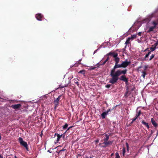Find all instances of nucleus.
<instances>
[{
    "label": "nucleus",
    "mask_w": 158,
    "mask_h": 158,
    "mask_svg": "<svg viewBox=\"0 0 158 158\" xmlns=\"http://www.w3.org/2000/svg\"><path fill=\"white\" fill-rule=\"evenodd\" d=\"M14 157L15 158H17V157L16 156H15Z\"/></svg>",
    "instance_id": "obj_52"
},
{
    "label": "nucleus",
    "mask_w": 158,
    "mask_h": 158,
    "mask_svg": "<svg viewBox=\"0 0 158 158\" xmlns=\"http://www.w3.org/2000/svg\"><path fill=\"white\" fill-rule=\"evenodd\" d=\"M113 53L114 52H109V53H108L107 54V55H108V56H110V55L113 56Z\"/></svg>",
    "instance_id": "obj_33"
},
{
    "label": "nucleus",
    "mask_w": 158,
    "mask_h": 158,
    "mask_svg": "<svg viewBox=\"0 0 158 158\" xmlns=\"http://www.w3.org/2000/svg\"><path fill=\"white\" fill-rule=\"evenodd\" d=\"M21 106V105L20 104L12 105L11 107L14 109H17L19 108Z\"/></svg>",
    "instance_id": "obj_9"
},
{
    "label": "nucleus",
    "mask_w": 158,
    "mask_h": 158,
    "mask_svg": "<svg viewBox=\"0 0 158 158\" xmlns=\"http://www.w3.org/2000/svg\"><path fill=\"white\" fill-rule=\"evenodd\" d=\"M144 125L145 127H146L148 129H149V126L148 125V123H147L144 120H143L141 122Z\"/></svg>",
    "instance_id": "obj_12"
},
{
    "label": "nucleus",
    "mask_w": 158,
    "mask_h": 158,
    "mask_svg": "<svg viewBox=\"0 0 158 158\" xmlns=\"http://www.w3.org/2000/svg\"><path fill=\"white\" fill-rule=\"evenodd\" d=\"M151 51L149 52H148V53L145 56V57H144L146 59L147 58H148V57L149 55L151 54Z\"/></svg>",
    "instance_id": "obj_22"
},
{
    "label": "nucleus",
    "mask_w": 158,
    "mask_h": 158,
    "mask_svg": "<svg viewBox=\"0 0 158 158\" xmlns=\"http://www.w3.org/2000/svg\"><path fill=\"white\" fill-rule=\"evenodd\" d=\"M61 135H63L62 137H63V138H64L65 137V135H64V134H61Z\"/></svg>",
    "instance_id": "obj_47"
},
{
    "label": "nucleus",
    "mask_w": 158,
    "mask_h": 158,
    "mask_svg": "<svg viewBox=\"0 0 158 158\" xmlns=\"http://www.w3.org/2000/svg\"><path fill=\"white\" fill-rule=\"evenodd\" d=\"M158 131H157V133H156V137L158 136Z\"/></svg>",
    "instance_id": "obj_49"
},
{
    "label": "nucleus",
    "mask_w": 158,
    "mask_h": 158,
    "mask_svg": "<svg viewBox=\"0 0 158 158\" xmlns=\"http://www.w3.org/2000/svg\"><path fill=\"white\" fill-rule=\"evenodd\" d=\"M129 92H127V91H126V92L124 95V97H128L129 95H127Z\"/></svg>",
    "instance_id": "obj_31"
},
{
    "label": "nucleus",
    "mask_w": 158,
    "mask_h": 158,
    "mask_svg": "<svg viewBox=\"0 0 158 158\" xmlns=\"http://www.w3.org/2000/svg\"><path fill=\"white\" fill-rule=\"evenodd\" d=\"M101 144V143H100L99 144V146H100Z\"/></svg>",
    "instance_id": "obj_57"
},
{
    "label": "nucleus",
    "mask_w": 158,
    "mask_h": 158,
    "mask_svg": "<svg viewBox=\"0 0 158 158\" xmlns=\"http://www.w3.org/2000/svg\"><path fill=\"white\" fill-rule=\"evenodd\" d=\"M18 141L21 145L24 147L26 149L27 151H29V148L28 145L27 143L23 141L22 138L21 137L19 138Z\"/></svg>",
    "instance_id": "obj_2"
},
{
    "label": "nucleus",
    "mask_w": 158,
    "mask_h": 158,
    "mask_svg": "<svg viewBox=\"0 0 158 158\" xmlns=\"http://www.w3.org/2000/svg\"><path fill=\"white\" fill-rule=\"evenodd\" d=\"M155 56V54H152L151 56L150 59H149V60H148V61H150Z\"/></svg>",
    "instance_id": "obj_27"
},
{
    "label": "nucleus",
    "mask_w": 158,
    "mask_h": 158,
    "mask_svg": "<svg viewBox=\"0 0 158 158\" xmlns=\"http://www.w3.org/2000/svg\"><path fill=\"white\" fill-rule=\"evenodd\" d=\"M108 111L102 113L101 114V116L102 118H105L106 115L108 114Z\"/></svg>",
    "instance_id": "obj_14"
},
{
    "label": "nucleus",
    "mask_w": 158,
    "mask_h": 158,
    "mask_svg": "<svg viewBox=\"0 0 158 158\" xmlns=\"http://www.w3.org/2000/svg\"><path fill=\"white\" fill-rule=\"evenodd\" d=\"M81 59H80V60L78 61H77L78 62V64H81L80 63V61H81Z\"/></svg>",
    "instance_id": "obj_43"
},
{
    "label": "nucleus",
    "mask_w": 158,
    "mask_h": 158,
    "mask_svg": "<svg viewBox=\"0 0 158 158\" xmlns=\"http://www.w3.org/2000/svg\"><path fill=\"white\" fill-rule=\"evenodd\" d=\"M116 158H120L119 154L118 152H116L115 153Z\"/></svg>",
    "instance_id": "obj_28"
},
{
    "label": "nucleus",
    "mask_w": 158,
    "mask_h": 158,
    "mask_svg": "<svg viewBox=\"0 0 158 158\" xmlns=\"http://www.w3.org/2000/svg\"><path fill=\"white\" fill-rule=\"evenodd\" d=\"M141 32H139L138 33V35H139V36H140L141 35Z\"/></svg>",
    "instance_id": "obj_48"
},
{
    "label": "nucleus",
    "mask_w": 158,
    "mask_h": 158,
    "mask_svg": "<svg viewBox=\"0 0 158 158\" xmlns=\"http://www.w3.org/2000/svg\"><path fill=\"white\" fill-rule=\"evenodd\" d=\"M73 126H71L69 127H68L67 129V130H69V129H70V128H72Z\"/></svg>",
    "instance_id": "obj_44"
},
{
    "label": "nucleus",
    "mask_w": 158,
    "mask_h": 158,
    "mask_svg": "<svg viewBox=\"0 0 158 158\" xmlns=\"http://www.w3.org/2000/svg\"><path fill=\"white\" fill-rule=\"evenodd\" d=\"M106 63V61H104V62H103L102 64H101V65H103L105 64Z\"/></svg>",
    "instance_id": "obj_41"
},
{
    "label": "nucleus",
    "mask_w": 158,
    "mask_h": 158,
    "mask_svg": "<svg viewBox=\"0 0 158 158\" xmlns=\"http://www.w3.org/2000/svg\"><path fill=\"white\" fill-rule=\"evenodd\" d=\"M94 142H95L96 144H97V143H99V140L98 139H97L96 140H95L94 141Z\"/></svg>",
    "instance_id": "obj_35"
},
{
    "label": "nucleus",
    "mask_w": 158,
    "mask_h": 158,
    "mask_svg": "<svg viewBox=\"0 0 158 158\" xmlns=\"http://www.w3.org/2000/svg\"><path fill=\"white\" fill-rule=\"evenodd\" d=\"M68 126V125L67 123H65V124L62 126L63 129H66Z\"/></svg>",
    "instance_id": "obj_21"
},
{
    "label": "nucleus",
    "mask_w": 158,
    "mask_h": 158,
    "mask_svg": "<svg viewBox=\"0 0 158 158\" xmlns=\"http://www.w3.org/2000/svg\"><path fill=\"white\" fill-rule=\"evenodd\" d=\"M56 133H55V135H56Z\"/></svg>",
    "instance_id": "obj_60"
},
{
    "label": "nucleus",
    "mask_w": 158,
    "mask_h": 158,
    "mask_svg": "<svg viewBox=\"0 0 158 158\" xmlns=\"http://www.w3.org/2000/svg\"><path fill=\"white\" fill-rule=\"evenodd\" d=\"M0 158H3V157L0 154Z\"/></svg>",
    "instance_id": "obj_50"
},
{
    "label": "nucleus",
    "mask_w": 158,
    "mask_h": 158,
    "mask_svg": "<svg viewBox=\"0 0 158 158\" xmlns=\"http://www.w3.org/2000/svg\"><path fill=\"white\" fill-rule=\"evenodd\" d=\"M110 109H109V110H108L107 111H108V112H109V111H110Z\"/></svg>",
    "instance_id": "obj_53"
},
{
    "label": "nucleus",
    "mask_w": 158,
    "mask_h": 158,
    "mask_svg": "<svg viewBox=\"0 0 158 158\" xmlns=\"http://www.w3.org/2000/svg\"><path fill=\"white\" fill-rule=\"evenodd\" d=\"M118 68L114 67L111 70L110 74V76L111 77V78L109 81V83L112 84H114L117 82L119 79L118 77L123 74L125 75L127 73V70L125 69L123 70H118L115 73V70L116 69Z\"/></svg>",
    "instance_id": "obj_1"
},
{
    "label": "nucleus",
    "mask_w": 158,
    "mask_h": 158,
    "mask_svg": "<svg viewBox=\"0 0 158 158\" xmlns=\"http://www.w3.org/2000/svg\"><path fill=\"white\" fill-rule=\"evenodd\" d=\"M85 71L84 70H82L78 72V73H81V74H83V75H84L85 74Z\"/></svg>",
    "instance_id": "obj_23"
},
{
    "label": "nucleus",
    "mask_w": 158,
    "mask_h": 158,
    "mask_svg": "<svg viewBox=\"0 0 158 158\" xmlns=\"http://www.w3.org/2000/svg\"><path fill=\"white\" fill-rule=\"evenodd\" d=\"M61 97V95H60L59 97L56 99V100L54 101V103L55 104V108L56 109V107L57 106L58 104H59V101L60 99V97Z\"/></svg>",
    "instance_id": "obj_5"
},
{
    "label": "nucleus",
    "mask_w": 158,
    "mask_h": 158,
    "mask_svg": "<svg viewBox=\"0 0 158 158\" xmlns=\"http://www.w3.org/2000/svg\"><path fill=\"white\" fill-rule=\"evenodd\" d=\"M109 60V57H108L107 59H106V60H105L106 62L107 61Z\"/></svg>",
    "instance_id": "obj_45"
},
{
    "label": "nucleus",
    "mask_w": 158,
    "mask_h": 158,
    "mask_svg": "<svg viewBox=\"0 0 158 158\" xmlns=\"http://www.w3.org/2000/svg\"><path fill=\"white\" fill-rule=\"evenodd\" d=\"M110 86H111L110 85L108 84L106 86V87L107 88H109L110 87Z\"/></svg>",
    "instance_id": "obj_38"
},
{
    "label": "nucleus",
    "mask_w": 158,
    "mask_h": 158,
    "mask_svg": "<svg viewBox=\"0 0 158 158\" xmlns=\"http://www.w3.org/2000/svg\"><path fill=\"white\" fill-rule=\"evenodd\" d=\"M131 40V39L130 38V37H128V38L127 39V40L125 42V44L126 45L125 47V48H126V46L128 44H130V40Z\"/></svg>",
    "instance_id": "obj_15"
},
{
    "label": "nucleus",
    "mask_w": 158,
    "mask_h": 158,
    "mask_svg": "<svg viewBox=\"0 0 158 158\" xmlns=\"http://www.w3.org/2000/svg\"><path fill=\"white\" fill-rule=\"evenodd\" d=\"M153 16L154 14L153 13H152L148 15L147 19H148V20H150L153 17Z\"/></svg>",
    "instance_id": "obj_18"
},
{
    "label": "nucleus",
    "mask_w": 158,
    "mask_h": 158,
    "mask_svg": "<svg viewBox=\"0 0 158 158\" xmlns=\"http://www.w3.org/2000/svg\"><path fill=\"white\" fill-rule=\"evenodd\" d=\"M136 37V36L135 35H131V37H130V38L131 39V40H132L134 38H135Z\"/></svg>",
    "instance_id": "obj_25"
},
{
    "label": "nucleus",
    "mask_w": 158,
    "mask_h": 158,
    "mask_svg": "<svg viewBox=\"0 0 158 158\" xmlns=\"http://www.w3.org/2000/svg\"><path fill=\"white\" fill-rule=\"evenodd\" d=\"M96 68H97V67H96L91 66L89 68V70H94Z\"/></svg>",
    "instance_id": "obj_29"
},
{
    "label": "nucleus",
    "mask_w": 158,
    "mask_h": 158,
    "mask_svg": "<svg viewBox=\"0 0 158 158\" xmlns=\"http://www.w3.org/2000/svg\"><path fill=\"white\" fill-rule=\"evenodd\" d=\"M67 86H68V84H65L64 85H63L62 84H61L60 85L59 88H62L64 87H67Z\"/></svg>",
    "instance_id": "obj_20"
},
{
    "label": "nucleus",
    "mask_w": 158,
    "mask_h": 158,
    "mask_svg": "<svg viewBox=\"0 0 158 158\" xmlns=\"http://www.w3.org/2000/svg\"><path fill=\"white\" fill-rule=\"evenodd\" d=\"M156 45H155L154 44L152 45V47L150 48V49L151 50V52L152 51H154L156 49Z\"/></svg>",
    "instance_id": "obj_17"
},
{
    "label": "nucleus",
    "mask_w": 158,
    "mask_h": 158,
    "mask_svg": "<svg viewBox=\"0 0 158 158\" xmlns=\"http://www.w3.org/2000/svg\"><path fill=\"white\" fill-rule=\"evenodd\" d=\"M48 152H49V150H48Z\"/></svg>",
    "instance_id": "obj_59"
},
{
    "label": "nucleus",
    "mask_w": 158,
    "mask_h": 158,
    "mask_svg": "<svg viewBox=\"0 0 158 158\" xmlns=\"http://www.w3.org/2000/svg\"><path fill=\"white\" fill-rule=\"evenodd\" d=\"M141 113V111L140 110H139L135 116L132 119V120H133V121H135L136 119L140 116Z\"/></svg>",
    "instance_id": "obj_7"
},
{
    "label": "nucleus",
    "mask_w": 158,
    "mask_h": 158,
    "mask_svg": "<svg viewBox=\"0 0 158 158\" xmlns=\"http://www.w3.org/2000/svg\"><path fill=\"white\" fill-rule=\"evenodd\" d=\"M100 64H99V63H97V64H96V66H97L96 67H97V68H99V65H101Z\"/></svg>",
    "instance_id": "obj_39"
},
{
    "label": "nucleus",
    "mask_w": 158,
    "mask_h": 158,
    "mask_svg": "<svg viewBox=\"0 0 158 158\" xmlns=\"http://www.w3.org/2000/svg\"><path fill=\"white\" fill-rule=\"evenodd\" d=\"M75 80V81H74L75 83L77 84V85L78 86H79V82H78V81H77V80Z\"/></svg>",
    "instance_id": "obj_34"
},
{
    "label": "nucleus",
    "mask_w": 158,
    "mask_h": 158,
    "mask_svg": "<svg viewBox=\"0 0 158 158\" xmlns=\"http://www.w3.org/2000/svg\"><path fill=\"white\" fill-rule=\"evenodd\" d=\"M114 60L115 61V65L114 66V67L115 68H118V67L119 64H118V63L119 62L120 60V59L118 57L115 58Z\"/></svg>",
    "instance_id": "obj_6"
},
{
    "label": "nucleus",
    "mask_w": 158,
    "mask_h": 158,
    "mask_svg": "<svg viewBox=\"0 0 158 158\" xmlns=\"http://www.w3.org/2000/svg\"><path fill=\"white\" fill-rule=\"evenodd\" d=\"M128 78L126 77V76L125 75H123L121 76L119 78V79L121 81H125Z\"/></svg>",
    "instance_id": "obj_13"
},
{
    "label": "nucleus",
    "mask_w": 158,
    "mask_h": 158,
    "mask_svg": "<svg viewBox=\"0 0 158 158\" xmlns=\"http://www.w3.org/2000/svg\"><path fill=\"white\" fill-rule=\"evenodd\" d=\"M35 17L39 21H41L42 20V15L41 14H37L36 15Z\"/></svg>",
    "instance_id": "obj_10"
},
{
    "label": "nucleus",
    "mask_w": 158,
    "mask_h": 158,
    "mask_svg": "<svg viewBox=\"0 0 158 158\" xmlns=\"http://www.w3.org/2000/svg\"><path fill=\"white\" fill-rule=\"evenodd\" d=\"M158 23L155 21H153L152 22V24L153 25L152 26L149 27V30L147 32L149 33L153 31V29L156 28Z\"/></svg>",
    "instance_id": "obj_4"
},
{
    "label": "nucleus",
    "mask_w": 158,
    "mask_h": 158,
    "mask_svg": "<svg viewBox=\"0 0 158 158\" xmlns=\"http://www.w3.org/2000/svg\"><path fill=\"white\" fill-rule=\"evenodd\" d=\"M112 56L113 57H114V58H115L118 57V54L117 53H114V52Z\"/></svg>",
    "instance_id": "obj_24"
},
{
    "label": "nucleus",
    "mask_w": 158,
    "mask_h": 158,
    "mask_svg": "<svg viewBox=\"0 0 158 158\" xmlns=\"http://www.w3.org/2000/svg\"><path fill=\"white\" fill-rule=\"evenodd\" d=\"M148 65H145L144 67V70H146V69L148 68Z\"/></svg>",
    "instance_id": "obj_37"
},
{
    "label": "nucleus",
    "mask_w": 158,
    "mask_h": 158,
    "mask_svg": "<svg viewBox=\"0 0 158 158\" xmlns=\"http://www.w3.org/2000/svg\"><path fill=\"white\" fill-rule=\"evenodd\" d=\"M106 138L103 139L104 142H106L108 141L109 138V135L106 134L105 135Z\"/></svg>",
    "instance_id": "obj_16"
},
{
    "label": "nucleus",
    "mask_w": 158,
    "mask_h": 158,
    "mask_svg": "<svg viewBox=\"0 0 158 158\" xmlns=\"http://www.w3.org/2000/svg\"><path fill=\"white\" fill-rule=\"evenodd\" d=\"M63 135H60L59 134H57V141H59L60 139V138L62 137Z\"/></svg>",
    "instance_id": "obj_19"
},
{
    "label": "nucleus",
    "mask_w": 158,
    "mask_h": 158,
    "mask_svg": "<svg viewBox=\"0 0 158 158\" xmlns=\"http://www.w3.org/2000/svg\"><path fill=\"white\" fill-rule=\"evenodd\" d=\"M68 130H67V129L65 131V132L66 133L67 132V131H68Z\"/></svg>",
    "instance_id": "obj_55"
},
{
    "label": "nucleus",
    "mask_w": 158,
    "mask_h": 158,
    "mask_svg": "<svg viewBox=\"0 0 158 158\" xmlns=\"http://www.w3.org/2000/svg\"><path fill=\"white\" fill-rule=\"evenodd\" d=\"M151 122L152 124L155 127H156L157 126L158 124L156 122L153 118H151Z\"/></svg>",
    "instance_id": "obj_11"
},
{
    "label": "nucleus",
    "mask_w": 158,
    "mask_h": 158,
    "mask_svg": "<svg viewBox=\"0 0 158 158\" xmlns=\"http://www.w3.org/2000/svg\"><path fill=\"white\" fill-rule=\"evenodd\" d=\"M126 147H127V150H128V149H129V144H128V143H126Z\"/></svg>",
    "instance_id": "obj_36"
},
{
    "label": "nucleus",
    "mask_w": 158,
    "mask_h": 158,
    "mask_svg": "<svg viewBox=\"0 0 158 158\" xmlns=\"http://www.w3.org/2000/svg\"><path fill=\"white\" fill-rule=\"evenodd\" d=\"M126 152V150L125 148H123V155L124 156Z\"/></svg>",
    "instance_id": "obj_30"
},
{
    "label": "nucleus",
    "mask_w": 158,
    "mask_h": 158,
    "mask_svg": "<svg viewBox=\"0 0 158 158\" xmlns=\"http://www.w3.org/2000/svg\"><path fill=\"white\" fill-rule=\"evenodd\" d=\"M153 133H154V131L152 130H151V135H152V134Z\"/></svg>",
    "instance_id": "obj_46"
},
{
    "label": "nucleus",
    "mask_w": 158,
    "mask_h": 158,
    "mask_svg": "<svg viewBox=\"0 0 158 158\" xmlns=\"http://www.w3.org/2000/svg\"><path fill=\"white\" fill-rule=\"evenodd\" d=\"M125 82V84L126 85H128V78L126 80H125V81H124Z\"/></svg>",
    "instance_id": "obj_32"
},
{
    "label": "nucleus",
    "mask_w": 158,
    "mask_h": 158,
    "mask_svg": "<svg viewBox=\"0 0 158 158\" xmlns=\"http://www.w3.org/2000/svg\"><path fill=\"white\" fill-rule=\"evenodd\" d=\"M66 133L65 132L64 133H63V134H64V135H65V134H66Z\"/></svg>",
    "instance_id": "obj_58"
},
{
    "label": "nucleus",
    "mask_w": 158,
    "mask_h": 158,
    "mask_svg": "<svg viewBox=\"0 0 158 158\" xmlns=\"http://www.w3.org/2000/svg\"><path fill=\"white\" fill-rule=\"evenodd\" d=\"M113 143V141H106V142H103V143L105 144V146H103V147H105L107 146H108V145H111Z\"/></svg>",
    "instance_id": "obj_8"
},
{
    "label": "nucleus",
    "mask_w": 158,
    "mask_h": 158,
    "mask_svg": "<svg viewBox=\"0 0 158 158\" xmlns=\"http://www.w3.org/2000/svg\"><path fill=\"white\" fill-rule=\"evenodd\" d=\"M137 154L135 155V157L136 156H137Z\"/></svg>",
    "instance_id": "obj_54"
},
{
    "label": "nucleus",
    "mask_w": 158,
    "mask_h": 158,
    "mask_svg": "<svg viewBox=\"0 0 158 158\" xmlns=\"http://www.w3.org/2000/svg\"><path fill=\"white\" fill-rule=\"evenodd\" d=\"M154 44L156 45V46L157 47V46L158 45V40L157 41V42L155 44Z\"/></svg>",
    "instance_id": "obj_42"
},
{
    "label": "nucleus",
    "mask_w": 158,
    "mask_h": 158,
    "mask_svg": "<svg viewBox=\"0 0 158 158\" xmlns=\"http://www.w3.org/2000/svg\"><path fill=\"white\" fill-rule=\"evenodd\" d=\"M129 87L128 86H127L126 87V91H127V92H129Z\"/></svg>",
    "instance_id": "obj_40"
},
{
    "label": "nucleus",
    "mask_w": 158,
    "mask_h": 158,
    "mask_svg": "<svg viewBox=\"0 0 158 158\" xmlns=\"http://www.w3.org/2000/svg\"><path fill=\"white\" fill-rule=\"evenodd\" d=\"M134 121H133V120H132V121L131 122V123H133V122H134Z\"/></svg>",
    "instance_id": "obj_56"
},
{
    "label": "nucleus",
    "mask_w": 158,
    "mask_h": 158,
    "mask_svg": "<svg viewBox=\"0 0 158 158\" xmlns=\"http://www.w3.org/2000/svg\"><path fill=\"white\" fill-rule=\"evenodd\" d=\"M143 74L142 76L143 77V78L144 79L146 75H147V73L145 71H143L142 72Z\"/></svg>",
    "instance_id": "obj_26"
},
{
    "label": "nucleus",
    "mask_w": 158,
    "mask_h": 158,
    "mask_svg": "<svg viewBox=\"0 0 158 158\" xmlns=\"http://www.w3.org/2000/svg\"><path fill=\"white\" fill-rule=\"evenodd\" d=\"M131 63L130 61H128L127 60H126L125 61L123 62L121 64H119L118 68H125L129 65Z\"/></svg>",
    "instance_id": "obj_3"
},
{
    "label": "nucleus",
    "mask_w": 158,
    "mask_h": 158,
    "mask_svg": "<svg viewBox=\"0 0 158 158\" xmlns=\"http://www.w3.org/2000/svg\"><path fill=\"white\" fill-rule=\"evenodd\" d=\"M74 65L75 66H77V64H74Z\"/></svg>",
    "instance_id": "obj_51"
}]
</instances>
